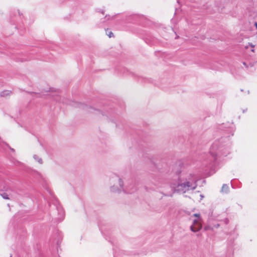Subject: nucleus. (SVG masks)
I'll return each mask as SVG.
<instances>
[{"instance_id": "20e7f679", "label": "nucleus", "mask_w": 257, "mask_h": 257, "mask_svg": "<svg viewBox=\"0 0 257 257\" xmlns=\"http://www.w3.org/2000/svg\"><path fill=\"white\" fill-rule=\"evenodd\" d=\"M1 196H2V197L4 198V199H9V198L8 197V194H7L6 193H4L3 194H1Z\"/></svg>"}, {"instance_id": "0eeeda50", "label": "nucleus", "mask_w": 257, "mask_h": 257, "mask_svg": "<svg viewBox=\"0 0 257 257\" xmlns=\"http://www.w3.org/2000/svg\"><path fill=\"white\" fill-rule=\"evenodd\" d=\"M243 64L246 67H247V66L246 65V64L245 62L243 63Z\"/></svg>"}, {"instance_id": "423d86ee", "label": "nucleus", "mask_w": 257, "mask_h": 257, "mask_svg": "<svg viewBox=\"0 0 257 257\" xmlns=\"http://www.w3.org/2000/svg\"><path fill=\"white\" fill-rule=\"evenodd\" d=\"M107 35H108V37H109V38H111V37H113V33H112V32H109V33H108Z\"/></svg>"}, {"instance_id": "6e6552de", "label": "nucleus", "mask_w": 257, "mask_h": 257, "mask_svg": "<svg viewBox=\"0 0 257 257\" xmlns=\"http://www.w3.org/2000/svg\"><path fill=\"white\" fill-rule=\"evenodd\" d=\"M255 27H256V29H257V23H255Z\"/></svg>"}, {"instance_id": "7ed1b4c3", "label": "nucleus", "mask_w": 257, "mask_h": 257, "mask_svg": "<svg viewBox=\"0 0 257 257\" xmlns=\"http://www.w3.org/2000/svg\"><path fill=\"white\" fill-rule=\"evenodd\" d=\"M228 190V187L226 185H223L222 188V191L227 192Z\"/></svg>"}, {"instance_id": "f257e3e1", "label": "nucleus", "mask_w": 257, "mask_h": 257, "mask_svg": "<svg viewBox=\"0 0 257 257\" xmlns=\"http://www.w3.org/2000/svg\"><path fill=\"white\" fill-rule=\"evenodd\" d=\"M202 227L201 219H195L193 220V224L191 226V230L193 232L199 231Z\"/></svg>"}, {"instance_id": "f03ea898", "label": "nucleus", "mask_w": 257, "mask_h": 257, "mask_svg": "<svg viewBox=\"0 0 257 257\" xmlns=\"http://www.w3.org/2000/svg\"><path fill=\"white\" fill-rule=\"evenodd\" d=\"M191 187L190 183L189 182H185L182 184H179L177 186V190L178 191L185 192L188 191Z\"/></svg>"}, {"instance_id": "39448f33", "label": "nucleus", "mask_w": 257, "mask_h": 257, "mask_svg": "<svg viewBox=\"0 0 257 257\" xmlns=\"http://www.w3.org/2000/svg\"><path fill=\"white\" fill-rule=\"evenodd\" d=\"M193 216L197 217L196 219H201L200 218V214H197V213H195V214H193Z\"/></svg>"}]
</instances>
